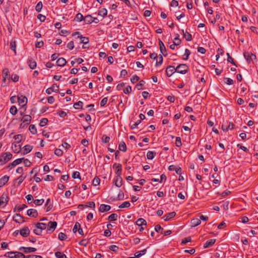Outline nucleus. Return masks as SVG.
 Instances as JSON below:
<instances>
[{
    "instance_id": "c9c22d12",
    "label": "nucleus",
    "mask_w": 258,
    "mask_h": 258,
    "mask_svg": "<svg viewBox=\"0 0 258 258\" xmlns=\"http://www.w3.org/2000/svg\"><path fill=\"white\" fill-rule=\"evenodd\" d=\"M84 21L87 24H90L92 23V16L91 15H86L84 18Z\"/></svg>"
},
{
    "instance_id": "aec40b11",
    "label": "nucleus",
    "mask_w": 258,
    "mask_h": 258,
    "mask_svg": "<svg viewBox=\"0 0 258 258\" xmlns=\"http://www.w3.org/2000/svg\"><path fill=\"white\" fill-rule=\"evenodd\" d=\"M110 209V206L105 204H101L99 208V211L101 213H103L109 211Z\"/></svg>"
},
{
    "instance_id": "4c0bfd02",
    "label": "nucleus",
    "mask_w": 258,
    "mask_h": 258,
    "mask_svg": "<svg viewBox=\"0 0 258 258\" xmlns=\"http://www.w3.org/2000/svg\"><path fill=\"white\" fill-rule=\"evenodd\" d=\"M147 252V249H144L139 251H137L135 253V255L136 256L137 258L141 257V256L144 255Z\"/></svg>"
},
{
    "instance_id": "6e6552de",
    "label": "nucleus",
    "mask_w": 258,
    "mask_h": 258,
    "mask_svg": "<svg viewBox=\"0 0 258 258\" xmlns=\"http://www.w3.org/2000/svg\"><path fill=\"white\" fill-rule=\"evenodd\" d=\"M19 250L22 251L25 253H28L35 252L36 250V248L32 247L21 246L19 248Z\"/></svg>"
},
{
    "instance_id": "0e129e2a",
    "label": "nucleus",
    "mask_w": 258,
    "mask_h": 258,
    "mask_svg": "<svg viewBox=\"0 0 258 258\" xmlns=\"http://www.w3.org/2000/svg\"><path fill=\"white\" fill-rule=\"evenodd\" d=\"M44 201L43 199H40V200H35L33 201V202L36 205V206H40V205H42L43 203H44Z\"/></svg>"
},
{
    "instance_id": "9d476101",
    "label": "nucleus",
    "mask_w": 258,
    "mask_h": 258,
    "mask_svg": "<svg viewBox=\"0 0 258 258\" xmlns=\"http://www.w3.org/2000/svg\"><path fill=\"white\" fill-rule=\"evenodd\" d=\"M59 90V86L56 84H53L51 87L47 88L46 90V93L48 94H50L52 92H57Z\"/></svg>"
},
{
    "instance_id": "dca6fc26",
    "label": "nucleus",
    "mask_w": 258,
    "mask_h": 258,
    "mask_svg": "<svg viewBox=\"0 0 258 258\" xmlns=\"http://www.w3.org/2000/svg\"><path fill=\"white\" fill-rule=\"evenodd\" d=\"M159 45L160 52L164 56H166L167 55V50L164 43L160 39H159Z\"/></svg>"
},
{
    "instance_id": "5fc2aeb1",
    "label": "nucleus",
    "mask_w": 258,
    "mask_h": 258,
    "mask_svg": "<svg viewBox=\"0 0 258 258\" xmlns=\"http://www.w3.org/2000/svg\"><path fill=\"white\" fill-rule=\"evenodd\" d=\"M2 74L3 78H7L8 76L10 75L9 69L7 68H5L2 71Z\"/></svg>"
},
{
    "instance_id": "ea45409f",
    "label": "nucleus",
    "mask_w": 258,
    "mask_h": 258,
    "mask_svg": "<svg viewBox=\"0 0 258 258\" xmlns=\"http://www.w3.org/2000/svg\"><path fill=\"white\" fill-rule=\"evenodd\" d=\"M100 183V179L98 176H96L92 180V184L94 186H97Z\"/></svg>"
},
{
    "instance_id": "4be33fe9",
    "label": "nucleus",
    "mask_w": 258,
    "mask_h": 258,
    "mask_svg": "<svg viewBox=\"0 0 258 258\" xmlns=\"http://www.w3.org/2000/svg\"><path fill=\"white\" fill-rule=\"evenodd\" d=\"M32 117L30 115H24L21 119L23 123H26V124H29L31 122Z\"/></svg>"
},
{
    "instance_id": "37998d69",
    "label": "nucleus",
    "mask_w": 258,
    "mask_h": 258,
    "mask_svg": "<svg viewBox=\"0 0 258 258\" xmlns=\"http://www.w3.org/2000/svg\"><path fill=\"white\" fill-rule=\"evenodd\" d=\"M55 256L56 258H67L66 255L60 251L55 252Z\"/></svg>"
},
{
    "instance_id": "7ed1b4c3",
    "label": "nucleus",
    "mask_w": 258,
    "mask_h": 258,
    "mask_svg": "<svg viewBox=\"0 0 258 258\" xmlns=\"http://www.w3.org/2000/svg\"><path fill=\"white\" fill-rule=\"evenodd\" d=\"M243 56L248 64L251 62L254 63V61H256V55L251 52H244L243 53Z\"/></svg>"
},
{
    "instance_id": "5701e85b",
    "label": "nucleus",
    "mask_w": 258,
    "mask_h": 258,
    "mask_svg": "<svg viewBox=\"0 0 258 258\" xmlns=\"http://www.w3.org/2000/svg\"><path fill=\"white\" fill-rule=\"evenodd\" d=\"M216 242V239H211L208 241H207L206 243L204 244V248H207L209 247L212 246Z\"/></svg>"
},
{
    "instance_id": "ddd939ff",
    "label": "nucleus",
    "mask_w": 258,
    "mask_h": 258,
    "mask_svg": "<svg viewBox=\"0 0 258 258\" xmlns=\"http://www.w3.org/2000/svg\"><path fill=\"white\" fill-rule=\"evenodd\" d=\"M20 234L24 237L29 236L30 231L28 227H25L19 230Z\"/></svg>"
},
{
    "instance_id": "6e6d98bb",
    "label": "nucleus",
    "mask_w": 258,
    "mask_h": 258,
    "mask_svg": "<svg viewBox=\"0 0 258 258\" xmlns=\"http://www.w3.org/2000/svg\"><path fill=\"white\" fill-rule=\"evenodd\" d=\"M183 37L188 41H190L192 39V36H191V35L189 33H188L187 32H185V34H184Z\"/></svg>"
},
{
    "instance_id": "7c9ffc66",
    "label": "nucleus",
    "mask_w": 258,
    "mask_h": 258,
    "mask_svg": "<svg viewBox=\"0 0 258 258\" xmlns=\"http://www.w3.org/2000/svg\"><path fill=\"white\" fill-rule=\"evenodd\" d=\"M119 150L122 152H125L127 150V147L125 143L122 141L118 145Z\"/></svg>"
},
{
    "instance_id": "cd10ccee",
    "label": "nucleus",
    "mask_w": 258,
    "mask_h": 258,
    "mask_svg": "<svg viewBox=\"0 0 258 258\" xmlns=\"http://www.w3.org/2000/svg\"><path fill=\"white\" fill-rule=\"evenodd\" d=\"M78 38H79L80 39V43H83L84 45L87 44L89 42V38L85 36H83L82 35H78Z\"/></svg>"
},
{
    "instance_id": "39448f33",
    "label": "nucleus",
    "mask_w": 258,
    "mask_h": 258,
    "mask_svg": "<svg viewBox=\"0 0 258 258\" xmlns=\"http://www.w3.org/2000/svg\"><path fill=\"white\" fill-rule=\"evenodd\" d=\"M189 70V67L187 65L185 64H180L176 67V72L181 74H186L188 70Z\"/></svg>"
},
{
    "instance_id": "69168bd1",
    "label": "nucleus",
    "mask_w": 258,
    "mask_h": 258,
    "mask_svg": "<svg viewBox=\"0 0 258 258\" xmlns=\"http://www.w3.org/2000/svg\"><path fill=\"white\" fill-rule=\"evenodd\" d=\"M54 154L55 155L58 156V157H60L63 154V152L60 149H56L54 151Z\"/></svg>"
},
{
    "instance_id": "79ce46f5",
    "label": "nucleus",
    "mask_w": 258,
    "mask_h": 258,
    "mask_svg": "<svg viewBox=\"0 0 258 258\" xmlns=\"http://www.w3.org/2000/svg\"><path fill=\"white\" fill-rule=\"evenodd\" d=\"M84 18L85 17L83 16V15L81 13H78L76 15L75 19L78 22H81L82 20H84Z\"/></svg>"
},
{
    "instance_id": "20e7f679",
    "label": "nucleus",
    "mask_w": 258,
    "mask_h": 258,
    "mask_svg": "<svg viewBox=\"0 0 258 258\" xmlns=\"http://www.w3.org/2000/svg\"><path fill=\"white\" fill-rule=\"evenodd\" d=\"M35 226L36 228L33 230V232L37 235H41L42 231L46 228V224L43 223H37Z\"/></svg>"
},
{
    "instance_id": "4d7b16f0",
    "label": "nucleus",
    "mask_w": 258,
    "mask_h": 258,
    "mask_svg": "<svg viewBox=\"0 0 258 258\" xmlns=\"http://www.w3.org/2000/svg\"><path fill=\"white\" fill-rule=\"evenodd\" d=\"M224 82L229 85H231L234 83L233 80L232 79L229 78H225Z\"/></svg>"
},
{
    "instance_id": "09e8293b",
    "label": "nucleus",
    "mask_w": 258,
    "mask_h": 258,
    "mask_svg": "<svg viewBox=\"0 0 258 258\" xmlns=\"http://www.w3.org/2000/svg\"><path fill=\"white\" fill-rule=\"evenodd\" d=\"M42 7L43 4L42 2H39L35 7V10L38 12H40L42 9Z\"/></svg>"
},
{
    "instance_id": "a211bd4d",
    "label": "nucleus",
    "mask_w": 258,
    "mask_h": 258,
    "mask_svg": "<svg viewBox=\"0 0 258 258\" xmlns=\"http://www.w3.org/2000/svg\"><path fill=\"white\" fill-rule=\"evenodd\" d=\"M168 170L169 171H175L176 174L178 175L181 174V168L180 167H176L174 165H170L168 167Z\"/></svg>"
},
{
    "instance_id": "864d4df0",
    "label": "nucleus",
    "mask_w": 258,
    "mask_h": 258,
    "mask_svg": "<svg viewBox=\"0 0 258 258\" xmlns=\"http://www.w3.org/2000/svg\"><path fill=\"white\" fill-rule=\"evenodd\" d=\"M17 109L15 106H12L10 109V112L13 115H15L17 113Z\"/></svg>"
},
{
    "instance_id": "c03bdc74",
    "label": "nucleus",
    "mask_w": 258,
    "mask_h": 258,
    "mask_svg": "<svg viewBox=\"0 0 258 258\" xmlns=\"http://www.w3.org/2000/svg\"><path fill=\"white\" fill-rule=\"evenodd\" d=\"M179 35L178 34H176V37L174 39V45L176 46L179 45L181 43V40L179 38Z\"/></svg>"
},
{
    "instance_id": "0eeeda50",
    "label": "nucleus",
    "mask_w": 258,
    "mask_h": 258,
    "mask_svg": "<svg viewBox=\"0 0 258 258\" xmlns=\"http://www.w3.org/2000/svg\"><path fill=\"white\" fill-rule=\"evenodd\" d=\"M113 168L115 169L116 176H121L122 173V165L120 163H115L113 165Z\"/></svg>"
},
{
    "instance_id": "a878e982",
    "label": "nucleus",
    "mask_w": 258,
    "mask_h": 258,
    "mask_svg": "<svg viewBox=\"0 0 258 258\" xmlns=\"http://www.w3.org/2000/svg\"><path fill=\"white\" fill-rule=\"evenodd\" d=\"M18 101L20 104L22 105H24L26 104L27 101V99L25 96L21 95V96H18L17 98Z\"/></svg>"
},
{
    "instance_id": "2eb2a0df",
    "label": "nucleus",
    "mask_w": 258,
    "mask_h": 258,
    "mask_svg": "<svg viewBox=\"0 0 258 258\" xmlns=\"http://www.w3.org/2000/svg\"><path fill=\"white\" fill-rule=\"evenodd\" d=\"M24 159V158H18L16 160H14L13 162L10 163L8 166L7 168L12 169L13 167H15L16 165L21 163L22 162L23 160Z\"/></svg>"
},
{
    "instance_id": "4468645a",
    "label": "nucleus",
    "mask_w": 258,
    "mask_h": 258,
    "mask_svg": "<svg viewBox=\"0 0 258 258\" xmlns=\"http://www.w3.org/2000/svg\"><path fill=\"white\" fill-rule=\"evenodd\" d=\"M27 63L31 69H34L36 68L37 63L32 57L28 58Z\"/></svg>"
},
{
    "instance_id": "f3484780",
    "label": "nucleus",
    "mask_w": 258,
    "mask_h": 258,
    "mask_svg": "<svg viewBox=\"0 0 258 258\" xmlns=\"http://www.w3.org/2000/svg\"><path fill=\"white\" fill-rule=\"evenodd\" d=\"M13 220L16 223H23L24 222V217L20 214H15L13 218Z\"/></svg>"
},
{
    "instance_id": "6ab92c4d",
    "label": "nucleus",
    "mask_w": 258,
    "mask_h": 258,
    "mask_svg": "<svg viewBox=\"0 0 258 258\" xmlns=\"http://www.w3.org/2000/svg\"><path fill=\"white\" fill-rule=\"evenodd\" d=\"M176 215V213L175 212H172L170 213H168L164 215L163 218L164 220L165 221H169L171 219L173 218Z\"/></svg>"
},
{
    "instance_id": "2f4dec72",
    "label": "nucleus",
    "mask_w": 258,
    "mask_h": 258,
    "mask_svg": "<svg viewBox=\"0 0 258 258\" xmlns=\"http://www.w3.org/2000/svg\"><path fill=\"white\" fill-rule=\"evenodd\" d=\"M136 224L139 226H142V225H146L147 222L144 219L140 218L137 220Z\"/></svg>"
},
{
    "instance_id": "13d9d810",
    "label": "nucleus",
    "mask_w": 258,
    "mask_h": 258,
    "mask_svg": "<svg viewBox=\"0 0 258 258\" xmlns=\"http://www.w3.org/2000/svg\"><path fill=\"white\" fill-rule=\"evenodd\" d=\"M109 249L112 251L117 252L119 249V247L115 245H111L109 246Z\"/></svg>"
},
{
    "instance_id": "412c9836",
    "label": "nucleus",
    "mask_w": 258,
    "mask_h": 258,
    "mask_svg": "<svg viewBox=\"0 0 258 258\" xmlns=\"http://www.w3.org/2000/svg\"><path fill=\"white\" fill-rule=\"evenodd\" d=\"M27 214L29 216L34 218L37 217L38 215L37 211L34 209L28 210Z\"/></svg>"
},
{
    "instance_id": "b1692460",
    "label": "nucleus",
    "mask_w": 258,
    "mask_h": 258,
    "mask_svg": "<svg viewBox=\"0 0 258 258\" xmlns=\"http://www.w3.org/2000/svg\"><path fill=\"white\" fill-rule=\"evenodd\" d=\"M201 223L200 219L199 218H193L190 221V226L192 227H195L198 226Z\"/></svg>"
},
{
    "instance_id": "72a5a7b5",
    "label": "nucleus",
    "mask_w": 258,
    "mask_h": 258,
    "mask_svg": "<svg viewBox=\"0 0 258 258\" xmlns=\"http://www.w3.org/2000/svg\"><path fill=\"white\" fill-rule=\"evenodd\" d=\"M107 14V10L105 8H102L98 12V15L103 18L105 17Z\"/></svg>"
},
{
    "instance_id": "49530a36",
    "label": "nucleus",
    "mask_w": 258,
    "mask_h": 258,
    "mask_svg": "<svg viewBox=\"0 0 258 258\" xmlns=\"http://www.w3.org/2000/svg\"><path fill=\"white\" fill-rule=\"evenodd\" d=\"M83 102L79 101L74 104V107L75 109H81L83 107Z\"/></svg>"
},
{
    "instance_id": "603ef678",
    "label": "nucleus",
    "mask_w": 258,
    "mask_h": 258,
    "mask_svg": "<svg viewBox=\"0 0 258 258\" xmlns=\"http://www.w3.org/2000/svg\"><path fill=\"white\" fill-rule=\"evenodd\" d=\"M131 204L129 202H124L121 205L118 206L119 208H128L130 206Z\"/></svg>"
},
{
    "instance_id": "f03ea898",
    "label": "nucleus",
    "mask_w": 258,
    "mask_h": 258,
    "mask_svg": "<svg viewBox=\"0 0 258 258\" xmlns=\"http://www.w3.org/2000/svg\"><path fill=\"white\" fill-rule=\"evenodd\" d=\"M4 256L9 258H26L23 253L19 251L7 252L4 254Z\"/></svg>"
},
{
    "instance_id": "bb28decb",
    "label": "nucleus",
    "mask_w": 258,
    "mask_h": 258,
    "mask_svg": "<svg viewBox=\"0 0 258 258\" xmlns=\"http://www.w3.org/2000/svg\"><path fill=\"white\" fill-rule=\"evenodd\" d=\"M56 63L57 66L63 67L67 63V60L63 57H60L57 60Z\"/></svg>"
},
{
    "instance_id": "393cba45",
    "label": "nucleus",
    "mask_w": 258,
    "mask_h": 258,
    "mask_svg": "<svg viewBox=\"0 0 258 258\" xmlns=\"http://www.w3.org/2000/svg\"><path fill=\"white\" fill-rule=\"evenodd\" d=\"M9 179V176L6 175L3 176L0 178V187L3 186L8 181Z\"/></svg>"
},
{
    "instance_id": "338daca9",
    "label": "nucleus",
    "mask_w": 258,
    "mask_h": 258,
    "mask_svg": "<svg viewBox=\"0 0 258 258\" xmlns=\"http://www.w3.org/2000/svg\"><path fill=\"white\" fill-rule=\"evenodd\" d=\"M22 135H21V134H19V135H15L14 137V138L15 139V140L16 141H17L16 142L18 143H19L20 142H21L22 139Z\"/></svg>"
},
{
    "instance_id": "c756f323",
    "label": "nucleus",
    "mask_w": 258,
    "mask_h": 258,
    "mask_svg": "<svg viewBox=\"0 0 258 258\" xmlns=\"http://www.w3.org/2000/svg\"><path fill=\"white\" fill-rule=\"evenodd\" d=\"M80 207H89L91 208H95V204L93 202H89L87 203V205H83V204H80L78 205V208H80Z\"/></svg>"
},
{
    "instance_id": "774afa93",
    "label": "nucleus",
    "mask_w": 258,
    "mask_h": 258,
    "mask_svg": "<svg viewBox=\"0 0 258 258\" xmlns=\"http://www.w3.org/2000/svg\"><path fill=\"white\" fill-rule=\"evenodd\" d=\"M25 257L26 258H42V257L41 255H35V254L27 255H25Z\"/></svg>"
},
{
    "instance_id": "f8f14e48",
    "label": "nucleus",
    "mask_w": 258,
    "mask_h": 258,
    "mask_svg": "<svg viewBox=\"0 0 258 258\" xmlns=\"http://www.w3.org/2000/svg\"><path fill=\"white\" fill-rule=\"evenodd\" d=\"M9 201L8 197L5 194H3L0 198V206L4 207L6 206Z\"/></svg>"
},
{
    "instance_id": "052dcab7",
    "label": "nucleus",
    "mask_w": 258,
    "mask_h": 258,
    "mask_svg": "<svg viewBox=\"0 0 258 258\" xmlns=\"http://www.w3.org/2000/svg\"><path fill=\"white\" fill-rule=\"evenodd\" d=\"M191 241V238L190 236L189 237H187L186 238H184V239H183L181 241V245H184L185 244H186V243L188 242H190Z\"/></svg>"
},
{
    "instance_id": "c85d7f7f",
    "label": "nucleus",
    "mask_w": 258,
    "mask_h": 258,
    "mask_svg": "<svg viewBox=\"0 0 258 258\" xmlns=\"http://www.w3.org/2000/svg\"><path fill=\"white\" fill-rule=\"evenodd\" d=\"M33 147L31 145H26L23 147V154H27L30 153L33 149Z\"/></svg>"
},
{
    "instance_id": "423d86ee",
    "label": "nucleus",
    "mask_w": 258,
    "mask_h": 258,
    "mask_svg": "<svg viewBox=\"0 0 258 258\" xmlns=\"http://www.w3.org/2000/svg\"><path fill=\"white\" fill-rule=\"evenodd\" d=\"M57 222L55 221H49L47 224V232L48 233H51L53 232L57 226Z\"/></svg>"
},
{
    "instance_id": "f257e3e1",
    "label": "nucleus",
    "mask_w": 258,
    "mask_h": 258,
    "mask_svg": "<svg viewBox=\"0 0 258 258\" xmlns=\"http://www.w3.org/2000/svg\"><path fill=\"white\" fill-rule=\"evenodd\" d=\"M12 154L10 152H5L0 155V165L2 166L10 160L12 158Z\"/></svg>"
},
{
    "instance_id": "680f3d73",
    "label": "nucleus",
    "mask_w": 258,
    "mask_h": 258,
    "mask_svg": "<svg viewBox=\"0 0 258 258\" xmlns=\"http://www.w3.org/2000/svg\"><path fill=\"white\" fill-rule=\"evenodd\" d=\"M190 54V51L188 49H185V53L183 55V59L187 60L188 58L189 55Z\"/></svg>"
},
{
    "instance_id": "f704fd0d",
    "label": "nucleus",
    "mask_w": 258,
    "mask_h": 258,
    "mask_svg": "<svg viewBox=\"0 0 258 258\" xmlns=\"http://www.w3.org/2000/svg\"><path fill=\"white\" fill-rule=\"evenodd\" d=\"M156 155V153L153 151H148L147 153V158L149 160H152Z\"/></svg>"
},
{
    "instance_id": "de8ad7c7",
    "label": "nucleus",
    "mask_w": 258,
    "mask_h": 258,
    "mask_svg": "<svg viewBox=\"0 0 258 258\" xmlns=\"http://www.w3.org/2000/svg\"><path fill=\"white\" fill-rule=\"evenodd\" d=\"M67 238V235L63 233V232H60L59 234H58V238L61 240V241H63V240H65Z\"/></svg>"
},
{
    "instance_id": "bf43d9fd",
    "label": "nucleus",
    "mask_w": 258,
    "mask_h": 258,
    "mask_svg": "<svg viewBox=\"0 0 258 258\" xmlns=\"http://www.w3.org/2000/svg\"><path fill=\"white\" fill-rule=\"evenodd\" d=\"M163 62V57L161 54L159 55L158 59H156V66L161 65Z\"/></svg>"
},
{
    "instance_id": "9b49d317",
    "label": "nucleus",
    "mask_w": 258,
    "mask_h": 258,
    "mask_svg": "<svg viewBox=\"0 0 258 258\" xmlns=\"http://www.w3.org/2000/svg\"><path fill=\"white\" fill-rule=\"evenodd\" d=\"M123 180L121 176H116L113 180V183L118 187H120L122 185Z\"/></svg>"
},
{
    "instance_id": "e433bc0d",
    "label": "nucleus",
    "mask_w": 258,
    "mask_h": 258,
    "mask_svg": "<svg viewBox=\"0 0 258 258\" xmlns=\"http://www.w3.org/2000/svg\"><path fill=\"white\" fill-rule=\"evenodd\" d=\"M10 46L11 49L14 52L15 54L16 55L17 53L16 50V41H11L10 42Z\"/></svg>"
},
{
    "instance_id": "3c124183",
    "label": "nucleus",
    "mask_w": 258,
    "mask_h": 258,
    "mask_svg": "<svg viewBox=\"0 0 258 258\" xmlns=\"http://www.w3.org/2000/svg\"><path fill=\"white\" fill-rule=\"evenodd\" d=\"M48 122V119L46 118H43L40 120L39 125L40 126H44L47 124Z\"/></svg>"
},
{
    "instance_id": "a19ab883",
    "label": "nucleus",
    "mask_w": 258,
    "mask_h": 258,
    "mask_svg": "<svg viewBox=\"0 0 258 258\" xmlns=\"http://www.w3.org/2000/svg\"><path fill=\"white\" fill-rule=\"evenodd\" d=\"M118 216L115 213L111 214L108 217V220L109 221H116L117 219Z\"/></svg>"
},
{
    "instance_id": "a18cd8bd",
    "label": "nucleus",
    "mask_w": 258,
    "mask_h": 258,
    "mask_svg": "<svg viewBox=\"0 0 258 258\" xmlns=\"http://www.w3.org/2000/svg\"><path fill=\"white\" fill-rule=\"evenodd\" d=\"M227 61L230 63H231L232 64L237 66V64L235 63L234 59L230 56L229 53H227Z\"/></svg>"
},
{
    "instance_id": "1a4fd4ad",
    "label": "nucleus",
    "mask_w": 258,
    "mask_h": 258,
    "mask_svg": "<svg viewBox=\"0 0 258 258\" xmlns=\"http://www.w3.org/2000/svg\"><path fill=\"white\" fill-rule=\"evenodd\" d=\"M176 68L173 66H168L166 69V74L168 77L171 76L175 72H176Z\"/></svg>"
},
{
    "instance_id": "473e14b6",
    "label": "nucleus",
    "mask_w": 258,
    "mask_h": 258,
    "mask_svg": "<svg viewBox=\"0 0 258 258\" xmlns=\"http://www.w3.org/2000/svg\"><path fill=\"white\" fill-rule=\"evenodd\" d=\"M12 148L14 152L16 153H19L21 150L20 145H17V144L14 143L12 144Z\"/></svg>"
},
{
    "instance_id": "e2e57ef3",
    "label": "nucleus",
    "mask_w": 258,
    "mask_h": 258,
    "mask_svg": "<svg viewBox=\"0 0 258 258\" xmlns=\"http://www.w3.org/2000/svg\"><path fill=\"white\" fill-rule=\"evenodd\" d=\"M110 137L105 135L102 136V141L104 143H108L110 141Z\"/></svg>"
},
{
    "instance_id": "58836bf2",
    "label": "nucleus",
    "mask_w": 258,
    "mask_h": 258,
    "mask_svg": "<svg viewBox=\"0 0 258 258\" xmlns=\"http://www.w3.org/2000/svg\"><path fill=\"white\" fill-rule=\"evenodd\" d=\"M29 130L33 135H35L37 134V129L34 124H30L29 127Z\"/></svg>"
},
{
    "instance_id": "8fccbe9b",
    "label": "nucleus",
    "mask_w": 258,
    "mask_h": 258,
    "mask_svg": "<svg viewBox=\"0 0 258 258\" xmlns=\"http://www.w3.org/2000/svg\"><path fill=\"white\" fill-rule=\"evenodd\" d=\"M145 81L144 80H141L139 82L138 84L136 85V88L138 90H140L142 89V87L145 84Z\"/></svg>"
}]
</instances>
